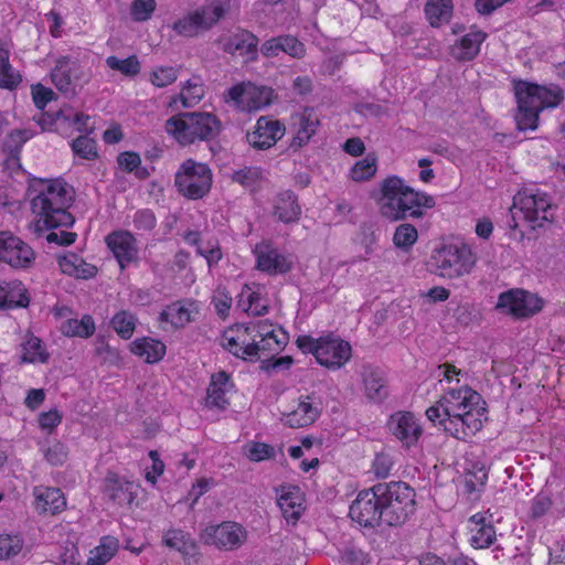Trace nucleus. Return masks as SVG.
Wrapping results in <instances>:
<instances>
[{
  "label": "nucleus",
  "instance_id": "nucleus-51",
  "mask_svg": "<svg viewBox=\"0 0 565 565\" xmlns=\"http://www.w3.org/2000/svg\"><path fill=\"white\" fill-rule=\"evenodd\" d=\"M434 424L441 427L446 434L452 436L454 438L462 441L467 440L465 427L462 426L460 417L454 418L450 416H440Z\"/></svg>",
  "mask_w": 565,
  "mask_h": 565
},
{
  "label": "nucleus",
  "instance_id": "nucleus-16",
  "mask_svg": "<svg viewBox=\"0 0 565 565\" xmlns=\"http://www.w3.org/2000/svg\"><path fill=\"white\" fill-rule=\"evenodd\" d=\"M285 134V126L267 117L257 120L253 132L247 134V140L254 148L264 150L274 146Z\"/></svg>",
  "mask_w": 565,
  "mask_h": 565
},
{
  "label": "nucleus",
  "instance_id": "nucleus-4",
  "mask_svg": "<svg viewBox=\"0 0 565 565\" xmlns=\"http://www.w3.org/2000/svg\"><path fill=\"white\" fill-rule=\"evenodd\" d=\"M221 127L218 118L205 111L180 113L166 121V131L181 146L196 140H212L220 134Z\"/></svg>",
  "mask_w": 565,
  "mask_h": 565
},
{
  "label": "nucleus",
  "instance_id": "nucleus-57",
  "mask_svg": "<svg viewBox=\"0 0 565 565\" xmlns=\"http://www.w3.org/2000/svg\"><path fill=\"white\" fill-rule=\"evenodd\" d=\"M278 39L281 52L297 58L303 56L305 46L297 38L292 35H280Z\"/></svg>",
  "mask_w": 565,
  "mask_h": 565
},
{
  "label": "nucleus",
  "instance_id": "nucleus-41",
  "mask_svg": "<svg viewBox=\"0 0 565 565\" xmlns=\"http://www.w3.org/2000/svg\"><path fill=\"white\" fill-rule=\"evenodd\" d=\"M478 408H479V404H477L476 406H472V405L468 404V402H465L462 404L446 405L445 408L429 407L426 411V416L430 422L436 423L440 416H450L454 418L461 417L463 412H469L471 409H478Z\"/></svg>",
  "mask_w": 565,
  "mask_h": 565
},
{
  "label": "nucleus",
  "instance_id": "nucleus-49",
  "mask_svg": "<svg viewBox=\"0 0 565 565\" xmlns=\"http://www.w3.org/2000/svg\"><path fill=\"white\" fill-rule=\"evenodd\" d=\"M24 542L18 535L0 534V559L17 556L23 548Z\"/></svg>",
  "mask_w": 565,
  "mask_h": 565
},
{
  "label": "nucleus",
  "instance_id": "nucleus-34",
  "mask_svg": "<svg viewBox=\"0 0 565 565\" xmlns=\"http://www.w3.org/2000/svg\"><path fill=\"white\" fill-rule=\"evenodd\" d=\"M61 332L66 337L88 338L95 332V322L89 315L83 316L81 320L68 319L61 326Z\"/></svg>",
  "mask_w": 565,
  "mask_h": 565
},
{
  "label": "nucleus",
  "instance_id": "nucleus-22",
  "mask_svg": "<svg viewBox=\"0 0 565 565\" xmlns=\"http://www.w3.org/2000/svg\"><path fill=\"white\" fill-rule=\"evenodd\" d=\"M274 215L286 224L298 222L301 215V206L298 196L291 190L278 193L275 200Z\"/></svg>",
  "mask_w": 565,
  "mask_h": 565
},
{
  "label": "nucleus",
  "instance_id": "nucleus-27",
  "mask_svg": "<svg viewBox=\"0 0 565 565\" xmlns=\"http://www.w3.org/2000/svg\"><path fill=\"white\" fill-rule=\"evenodd\" d=\"M363 383L367 398L374 402H382L388 392L384 372L371 365L364 366L362 371Z\"/></svg>",
  "mask_w": 565,
  "mask_h": 565
},
{
  "label": "nucleus",
  "instance_id": "nucleus-28",
  "mask_svg": "<svg viewBox=\"0 0 565 565\" xmlns=\"http://www.w3.org/2000/svg\"><path fill=\"white\" fill-rule=\"evenodd\" d=\"M231 386L230 375L226 372L220 371L213 374L207 387L206 405L224 409L228 405L225 394Z\"/></svg>",
  "mask_w": 565,
  "mask_h": 565
},
{
  "label": "nucleus",
  "instance_id": "nucleus-46",
  "mask_svg": "<svg viewBox=\"0 0 565 565\" xmlns=\"http://www.w3.org/2000/svg\"><path fill=\"white\" fill-rule=\"evenodd\" d=\"M31 138V132L26 129H14L3 142V149L10 157L18 158L22 146Z\"/></svg>",
  "mask_w": 565,
  "mask_h": 565
},
{
  "label": "nucleus",
  "instance_id": "nucleus-6",
  "mask_svg": "<svg viewBox=\"0 0 565 565\" xmlns=\"http://www.w3.org/2000/svg\"><path fill=\"white\" fill-rule=\"evenodd\" d=\"M213 173L206 163L186 159L174 175L178 192L189 200L204 198L212 188Z\"/></svg>",
  "mask_w": 565,
  "mask_h": 565
},
{
  "label": "nucleus",
  "instance_id": "nucleus-5",
  "mask_svg": "<svg viewBox=\"0 0 565 565\" xmlns=\"http://www.w3.org/2000/svg\"><path fill=\"white\" fill-rule=\"evenodd\" d=\"M383 520L387 526L404 524L416 510L415 491L406 482L377 483Z\"/></svg>",
  "mask_w": 565,
  "mask_h": 565
},
{
  "label": "nucleus",
  "instance_id": "nucleus-21",
  "mask_svg": "<svg viewBox=\"0 0 565 565\" xmlns=\"http://www.w3.org/2000/svg\"><path fill=\"white\" fill-rule=\"evenodd\" d=\"M104 494L119 505H129L136 498V486L134 482L122 480L116 473L109 472L105 478Z\"/></svg>",
  "mask_w": 565,
  "mask_h": 565
},
{
  "label": "nucleus",
  "instance_id": "nucleus-45",
  "mask_svg": "<svg viewBox=\"0 0 565 565\" xmlns=\"http://www.w3.org/2000/svg\"><path fill=\"white\" fill-rule=\"evenodd\" d=\"M159 319L170 322L174 328H181L190 322V311L179 303H173L167 310L160 312Z\"/></svg>",
  "mask_w": 565,
  "mask_h": 565
},
{
  "label": "nucleus",
  "instance_id": "nucleus-38",
  "mask_svg": "<svg viewBox=\"0 0 565 565\" xmlns=\"http://www.w3.org/2000/svg\"><path fill=\"white\" fill-rule=\"evenodd\" d=\"M23 355L22 361L28 363H45L49 360V353L41 339L34 335H30L29 339L23 343Z\"/></svg>",
  "mask_w": 565,
  "mask_h": 565
},
{
  "label": "nucleus",
  "instance_id": "nucleus-3",
  "mask_svg": "<svg viewBox=\"0 0 565 565\" xmlns=\"http://www.w3.org/2000/svg\"><path fill=\"white\" fill-rule=\"evenodd\" d=\"M514 92L518 102L515 121L521 131L535 130L540 113L558 106L564 98L558 86L546 87L526 81H515Z\"/></svg>",
  "mask_w": 565,
  "mask_h": 565
},
{
  "label": "nucleus",
  "instance_id": "nucleus-55",
  "mask_svg": "<svg viewBox=\"0 0 565 565\" xmlns=\"http://www.w3.org/2000/svg\"><path fill=\"white\" fill-rule=\"evenodd\" d=\"M495 540V531L491 524H482L471 537V545L476 548H486Z\"/></svg>",
  "mask_w": 565,
  "mask_h": 565
},
{
  "label": "nucleus",
  "instance_id": "nucleus-19",
  "mask_svg": "<svg viewBox=\"0 0 565 565\" xmlns=\"http://www.w3.org/2000/svg\"><path fill=\"white\" fill-rule=\"evenodd\" d=\"M258 38L247 30L238 29L223 42V51L230 54L238 52L249 61L257 58Z\"/></svg>",
  "mask_w": 565,
  "mask_h": 565
},
{
  "label": "nucleus",
  "instance_id": "nucleus-8",
  "mask_svg": "<svg viewBox=\"0 0 565 565\" xmlns=\"http://www.w3.org/2000/svg\"><path fill=\"white\" fill-rule=\"evenodd\" d=\"M231 0H212L206 7L192 11L173 23V30L183 36H195L201 30L216 24L230 9Z\"/></svg>",
  "mask_w": 565,
  "mask_h": 565
},
{
  "label": "nucleus",
  "instance_id": "nucleus-58",
  "mask_svg": "<svg viewBox=\"0 0 565 565\" xmlns=\"http://www.w3.org/2000/svg\"><path fill=\"white\" fill-rule=\"evenodd\" d=\"M178 78V71L171 66H162L151 74V82L157 87H164Z\"/></svg>",
  "mask_w": 565,
  "mask_h": 565
},
{
  "label": "nucleus",
  "instance_id": "nucleus-30",
  "mask_svg": "<svg viewBox=\"0 0 565 565\" xmlns=\"http://www.w3.org/2000/svg\"><path fill=\"white\" fill-rule=\"evenodd\" d=\"M134 354L145 358L147 363L159 362L166 354V345L152 338L137 339L131 343Z\"/></svg>",
  "mask_w": 565,
  "mask_h": 565
},
{
  "label": "nucleus",
  "instance_id": "nucleus-31",
  "mask_svg": "<svg viewBox=\"0 0 565 565\" xmlns=\"http://www.w3.org/2000/svg\"><path fill=\"white\" fill-rule=\"evenodd\" d=\"M465 402H468V404L472 406H476L477 404L486 405V402L478 392L473 391L469 386H462L457 390H450L431 407L445 408L446 405L462 404Z\"/></svg>",
  "mask_w": 565,
  "mask_h": 565
},
{
  "label": "nucleus",
  "instance_id": "nucleus-33",
  "mask_svg": "<svg viewBox=\"0 0 565 565\" xmlns=\"http://www.w3.org/2000/svg\"><path fill=\"white\" fill-rule=\"evenodd\" d=\"M295 491H288L280 494L277 502L280 507L282 514L286 520L297 521L302 511V497L298 488H294Z\"/></svg>",
  "mask_w": 565,
  "mask_h": 565
},
{
  "label": "nucleus",
  "instance_id": "nucleus-52",
  "mask_svg": "<svg viewBox=\"0 0 565 565\" xmlns=\"http://www.w3.org/2000/svg\"><path fill=\"white\" fill-rule=\"evenodd\" d=\"M132 224L137 232L149 233L156 227L157 218L150 209H142L134 214Z\"/></svg>",
  "mask_w": 565,
  "mask_h": 565
},
{
  "label": "nucleus",
  "instance_id": "nucleus-50",
  "mask_svg": "<svg viewBox=\"0 0 565 565\" xmlns=\"http://www.w3.org/2000/svg\"><path fill=\"white\" fill-rule=\"evenodd\" d=\"M274 90L269 87H248V105L250 108L260 109L270 105Z\"/></svg>",
  "mask_w": 565,
  "mask_h": 565
},
{
  "label": "nucleus",
  "instance_id": "nucleus-40",
  "mask_svg": "<svg viewBox=\"0 0 565 565\" xmlns=\"http://www.w3.org/2000/svg\"><path fill=\"white\" fill-rule=\"evenodd\" d=\"M21 82V75L9 63V52L0 47V87L12 89Z\"/></svg>",
  "mask_w": 565,
  "mask_h": 565
},
{
  "label": "nucleus",
  "instance_id": "nucleus-20",
  "mask_svg": "<svg viewBox=\"0 0 565 565\" xmlns=\"http://www.w3.org/2000/svg\"><path fill=\"white\" fill-rule=\"evenodd\" d=\"M77 71V63L72 61L70 57L64 56L57 61L55 67L51 72L52 82L60 92L74 95Z\"/></svg>",
  "mask_w": 565,
  "mask_h": 565
},
{
  "label": "nucleus",
  "instance_id": "nucleus-2",
  "mask_svg": "<svg viewBox=\"0 0 565 565\" xmlns=\"http://www.w3.org/2000/svg\"><path fill=\"white\" fill-rule=\"evenodd\" d=\"M43 189L31 200V209L40 218L36 230H53L71 227L75 218L67 211L73 202V195L67 183L56 179L42 182Z\"/></svg>",
  "mask_w": 565,
  "mask_h": 565
},
{
  "label": "nucleus",
  "instance_id": "nucleus-10",
  "mask_svg": "<svg viewBox=\"0 0 565 565\" xmlns=\"http://www.w3.org/2000/svg\"><path fill=\"white\" fill-rule=\"evenodd\" d=\"M200 540L203 544L215 546L221 551H234L245 542L246 532L238 523L227 521L206 526L201 532Z\"/></svg>",
  "mask_w": 565,
  "mask_h": 565
},
{
  "label": "nucleus",
  "instance_id": "nucleus-9",
  "mask_svg": "<svg viewBox=\"0 0 565 565\" xmlns=\"http://www.w3.org/2000/svg\"><path fill=\"white\" fill-rule=\"evenodd\" d=\"M349 515L352 521L364 527L374 529L384 524L377 484L359 492L350 505Z\"/></svg>",
  "mask_w": 565,
  "mask_h": 565
},
{
  "label": "nucleus",
  "instance_id": "nucleus-60",
  "mask_svg": "<svg viewBox=\"0 0 565 565\" xmlns=\"http://www.w3.org/2000/svg\"><path fill=\"white\" fill-rule=\"evenodd\" d=\"M340 557L344 565H364L367 562V554L353 546L345 547Z\"/></svg>",
  "mask_w": 565,
  "mask_h": 565
},
{
  "label": "nucleus",
  "instance_id": "nucleus-17",
  "mask_svg": "<svg viewBox=\"0 0 565 565\" xmlns=\"http://www.w3.org/2000/svg\"><path fill=\"white\" fill-rule=\"evenodd\" d=\"M106 243L119 263L121 269H124L129 263L136 259V239L130 232H113L106 237Z\"/></svg>",
  "mask_w": 565,
  "mask_h": 565
},
{
  "label": "nucleus",
  "instance_id": "nucleus-37",
  "mask_svg": "<svg viewBox=\"0 0 565 565\" xmlns=\"http://www.w3.org/2000/svg\"><path fill=\"white\" fill-rule=\"evenodd\" d=\"M417 238L418 232L416 227L409 223H402L395 228L393 244L396 248L408 252L417 242Z\"/></svg>",
  "mask_w": 565,
  "mask_h": 565
},
{
  "label": "nucleus",
  "instance_id": "nucleus-56",
  "mask_svg": "<svg viewBox=\"0 0 565 565\" xmlns=\"http://www.w3.org/2000/svg\"><path fill=\"white\" fill-rule=\"evenodd\" d=\"M156 0H134L131 14L136 21H147L156 10Z\"/></svg>",
  "mask_w": 565,
  "mask_h": 565
},
{
  "label": "nucleus",
  "instance_id": "nucleus-25",
  "mask_svg": "<svg viewBox=\"0 0 565 565\" xmlns=\"http://www.w3.org/2000/svg\"><path fill=\"white\" fill-rule=\"evenodd\" d=\"M487 34L482 31L470 32L457 41L450 50L451 56L457 61H472L480 52V45Z\"/></svg>",
  "mask_w": 565,
  "mask_h": 565
},
{
  "label": "nucleus",
  "instance_id": "nucleus-64",
  "mask_svg": "<svg viewBox=\"0 0 565 565\" xmlns=\"http://www.w3.org/2000/svg\"><path fill=\"white\" fill-rule=\"evenodd\" d=\"M117 162L121 169L130 173L141 164V159L137 152L126 151L119 153Z\"/></svg>",
  "mask_w": 565,
  "mask_h": 565
},
{
  "label": "nucleus",
  "instance_id": "nucleus-23",
  "mask_svg": "<svg viewBox=\"0 0 565 565\" xmlns=\"http://www.w3.org/2000/svg\"><path fill=\"white\" fill-rule=\"evenodd\" d=\"M285 344V335L281 339H278V337L253 338L252 341L248 340V345L245 347L246 361L255 362L260 360L263 355L268 356L278 353Z\"/></svg>",
  "mask_w": 565,
  "mask_h": 565
},
{
  "label": "nucleus",
  "instance_id": "nucleus-12",
  "mask_svg": "<svg viewBox=\"0 0 565 565\" xmlns=\"http://www.w3.org/2000/svg\"><path fill=\"white\" fill-rule=\"evenodd\" d=\"M35 258L32 247L10 232H0V262L13 268H28Z\"/></svg>",
  "mask_w": 565,
  "mask_h": 565
},
{
  "label": "nucleus",
  "instance_id": "nucleus-62",
  "mask_svg": "<svg viewBox=\"0 0 565 565\" xmlns=\"http://www.w3.org/2000/svg\"><path fill=\"white\" fill-rule=\"evenodd\" d=\"M33 102L39 109H44L46 104L55 97V93L51 88H46L41 84L33 87Z\"/></svg>",
  "mask_w": 565,
  "mask_h": 565
},
{
  "label": "nucleus",
  "instance_id": "nucleus-39",
  "mask_svg": "<svg viewBox=\"0 0 565 565\" xmlns=\"http://www.w3.org/2000/svg\"><path fill=\"white\" fill-rule=\"evenodd\" d=\"M106 65L110 70L117 71L128 77L138 75L141 70L140 62L136 55H130L124 60L110 55L106 58Z\"/></svg>",
  "mask_w": 565,
  "mask_h": 565
},
{
  "label": "nucleus",
  "instance_id": "nucleus-35",
  "mask_svg": "<svg viewBox=\"0 0 565 565\" xmlns=\"http://www.w3.org/2000/svg\"><path fill=\"white\" fill-rule=\"evenodd\" d=\"M117 548V540L103 537L100 544L90 551L86 565H106L115 556Z\"/></svg>",
  "mask_w": 565,
  "mask_h": 565
},
{
  "label": "nucleus",
  "instance_id": "nucleus-47",
  "mask_svg": "<svg viewBox=\"0 0 565 565\" xmlns=\"http://www.w3.org/2000/svg\"><path fill=\"white\" fill-rule=\"evenodd\" d=\"M73 152L86 160H94L98 157L96 142L86 135L79 136L71 143Z\"/></svg>",
  "mask_w": 565,
  "mask_h": 565
},
{
  "label": "nucleus",
  "instance_id": "nucleus-61",
  "mask_svg": "<svg viewBox=\"0 0 565 565\" xmlns=\"http://www.w3.org/2000/svg\"><path fill=\"white\" fill-rule=\"evenodd\" d=\"M45 458L53 466L62 465L67 458L66 447L61 443L53 444L46 449Z\"/></svg>",
  "mask_w": 565,
  "mask_h": 565
},
{
  "label": "nucleus",
  "instance_id": "nucleus-1",
  "mask_svg": "<svg viewBox=\"0 0 565 565\" xmlns=\"http://www.w3.org/2000/svg\"><path fill=\"white\" fill-rule=\"evenodd\" d=\"M375 199L381 215L391 222L422 218L435 206L431 195L415 191L396 175L382 181L380 195Z\"/></svg>",
  "mask_w": 565,
  "mask_h": 565
},
{
  "label": "nucleus",
  "instance_id": "nucleus-29",
  "mask_svg": "<svg viewBox=\"0 0 565 565\" xmlns=\"http://www.w3.org/2000/svg\"><path fill=\"white\" fill-rule=\"evenodd\" d=\"M166 546L174 548L185 557H194L199 554L195 540L182 530L171 529L162 537Z\"/></svg>",
  "mask_w": 565,
  "mask_h": 565
},
{
  "label": "nucleus",
  "instance_id": "nucleus-59",
  "mask_svg": "<svg viewBox=\"0 0 565 565\" xmlns=\"http://www.w3.org/2000/svg\"><path fill=\"white\" fill-rule=\"evenodd\" d=\"M213 303L217 315L221 317H226L232 306V296L226 291L225 288L218 287L213 296Z\"/></svg>",
  "mask_w": 565,
  "mask_h": 565
},
{
  "label": "nucleus",
  "instance_id": "nucleus-36",
  "mask_svg": "<svg viewBox=\"0 0 565 565\" xmlns=\"http://www.w3.org/2000/svg\"><path fill=\"white\" fill-rule=\"evenodd\" d=\"M487 408L486 405L479 404L478 409H471L463 412L460 420L465 427V434L467 439L475 436L483 427V422L487 420Z\"/></svg>",
  "mask_w": 565,
  "mask_h": 565
},
{
  "label": "nucleus",
  "instance_id": "nucleus-24",
  "mask_svg": "<svg viewBox=\"0 0 565 565\" xmlns=\"http://www.w3.org/2000/svg\"><path fill=\"white\" fill-rule=\"evenodd\" d=\"M35 509L41 514L55 515L66 507L65 498L58 488L35 489Z\"/></svg>",
  "mask_w": 565,
  "mask_h": 565
},
{
  "label": "nucleus",
  "instance_id": "nucleus-63",
  "mask_svg": "<svg viewBox=\"0 0 565 565\" xmlns=\"http://www.w3.org/2000/svg\"><path fill=\"white\" fill-rule=\"evenodd\" d=\"M246 312H252L254 316H264L268 311V307L266 305H260V295L256 291H252L249 288L247 289V307L245 308Z\"/></svg>",
  "mask_w": 565,
  "mask_h": 565
},
{
  "label": "nucleus",
  "instance_id": "nucleus-11",
  "mask_svg": "<svg viewBox=\"0 0 565 565\" xmlns=\"http://www.w3.org/2000/svg\"><path fill=\"white\" fill-rule=\"evenodd\" d=\"M543 300L537 295L512 289L499 296L497 308L504 309L516 318H529L542 310Z\"/></svg>",
  "mask_w": 565,
  "mask_h": 565
},
{
  "label": "nucleus",
  "instance_id": "nucleus-26",
  "mask_svg": "<svg viewBox=\"0 0 565 565\" xmlns=\"http://www.w3.org/2000/svg\"><path fill=\"white\" fill-rule=\"evenodd\" d=\"M310 396L301 401L298 407L286 414L284 423L291 428L306 427L313 424L321 414V407L309 402Z\"/></svg>",
  "mask_w": 565,
  "mask_h": 565
},
{
  "label": "nucleus",
  "instance_id": "nucleus-18",
  "mask_svg": "<svg viewBox=\"0 0 565 565\" xmlns=\"http://www.w3.org/2000/svg\"><path fill=\"white\" fill-rule=\"evenodd\" d=\"M388 426L393 435L407 447L414 445L422 435L420 426L409 412L392 415Z\"/></svg>",
  "mask_w": 565,
  "mask_h": 565
},
{
  "label": "nucleus",
  "instance_id": "nucleus-48",
  "mask_svg": "<svg viewBox=\"0 0 565 565\" xmlns=\"http://www.w3.org/2000/svg\"><path fill=\"white\" fill-rule=\"evenodd\" d=\"M7 287H10V284L3 281L0 282V310L13 309V308H26L30 303V299L28 297V290L22 286L18 285L19 300L6 299Z\"/></svg>",
  "mask_w": 565,
  "mask_h": 565
},
{
  "label": "nucleus",
  "instance_id": "nucleus-54",
  "mask_svg": "<svg viewBox=\"0 0 565 565\" xmlns=\"http://www.w3.org/2000/svg\"><path fill=\"white\" fill-rule=\"evenodd\" d=\"M248 345V339L237 334L236 337H228L227 332L223 335L222 347L236 358L246 361L247 355L245 354V347Z\"/></svg>",
  "mask_w": 565,
  "mask_h": 565
},
{
  "label": "nucleus",
  "instance_id": "nucleus-7",
  "mask_svg": "<svg viewBox=\"0 0 565 565\" xmlns=\"http://www.w3.org/2000/svg\"><path fill=\"white\" fill-rule=\"evenodd\" d=\"M475 265L470 248L465 244H449L435 249L430 257L431 271L444 278H456L468 274Z\"/></svg>",
  "mask_w": 565,
  "mask_h": 565
},
{
  "label": "nucleus",
  "instance_id": "nucleus-53",
  "mask_svg": "<svg viewBox=\"0 0 565 565\" xmlns=\"http://www.w3.org/2000/svg\"><path fill=\"white\" fill-rule=\"evenodd\" d=\"M262 178V171L256 167H245L232 174V180L242 184L245 188H253Z\"/></svg>",
  "mask_w": 565,
  "mask_h": 565
},
{
  "label": "nucleus",
  "instance_id": "nucleus-43",
  "mask_svg": "<svg viewBox=\"0 0 565 565\" xmlns=\"http://www.w3.org/2000/svg\"><path fill=\"white\" fill-rule=\"evenodd\" d=\"M376 162L377 159L375 154H367L352 167L351 178L356 182L370 180L376 172Z\"/></svg>",
  "mask_w": 565,
  "mask_h": 565
},
{
  "label": "nucleus",
  "instance_id": "nucleus-42",
  "mask_svg": "<svg viewBox=\"0 0 565 565\" xmlns=\"http://www.w3.org/2000/svg\"><path fill=\"white\" fill-rule=\"evenodd\" d=\"M111 326L119 337L128 340L134 334L136 318L129 311L121 310L113 317Z\"/></svg>",
  "mask_w": 565,
  "mask_h": 565
},
{
  "label": "nucleus",
  "instance_id": "nucleus-13",
  "mask_svg": "<svg viewBox=\"0 0 565 565\" xmlns=\"http://www.w3.org/2000/svg\"><path fill=\"white\" fill-rule=\"evenodd\" d=\"M352 355V349L348 341L329 333L321 337V343L317 351V362L328 369L342 367Z\"/></svg>",
  "mask_w": 565,
  "mask_h": 565
},
{
  "label": "nucleus",
  "instance_id": "nucleus-32",
  "mask_svg": "<svg viewBox=\"0 0 565 565\" xmlns=\"http://www.w3.org/2000/svg\"><path fill=\"white\" fill-rule=\"evenodd\" d=\"M452 9L451 0H427L425 14L433 28H439L450 21Z\"/></svg>",
  "mask_w": 565,
  "mask_h": 565
},
{
  "label": "nucleus",
  "instance_id": "nucleus-15",
  "mask_svg": "<svg viewBox=\"0 0 565 565\" xmlns=\"http://www.w3.org/2000/svg\"><path fill=\"white\" fill-rule=\"evenodd\" d=\"M254 253L257 256V269L268 275L286 274L292 267L290 259L267 243L257 244Z\"/></svg>",
  "mask_w": 565,
  "mask_h": 565
},
{
  "label": "nucleus",
  "instance_id": "nucleus-14",
  "mask_svg": "<svg viewBox=\"0 0 565 565\" xmlns=\"http://www.w3.org/2000/svg\"><path fill=\"white\" fill-rule=\"evenodd\" d=\"M551 206L546 193L537 189L523 188L513 196V204L510 211L519 209L524 218L530 223L539 221V213H545Z\"/></svg>",
  "mask_w": 565,
  "mask_h": 565
},
{
  "label": "nucleus",
  "instance_id": "nucleus-44",
  "mask_svg": "<svg viewBox=\"0 0 565 565\" xmlns=\"http://www.w3.org/2000/svg\"><path fill=\"white\" fill-rule=\"evenodd\" d=\"M243 454L248 460L259 462L275 457V448L260 441H249L243 446Z\"/></svg>",
  "mask_w": 565,
  "mask_h": 565
}]
</instances>
